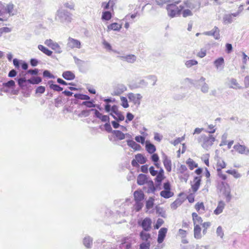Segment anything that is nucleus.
<instances>
[{"mask_svg": "<svg viewBox=\"0 0 249 249\" xmlns=\"http://www.w3.org/2000/svg\"><path fill=\"white\" fill-rule=\"evenodd\" d=\"M215 140V138L213 135L209 134L208 135H201L197 139L198 142L202 147L206 150H208L213 144Z\"/></svg>", "mask_w": 249, "mask_h": 249, "instance_id": "f257e3e1", "label": "nucleus"}, {"mask_svg": "<svg viewBox=\"0 0 249 249\" xmlns=\"http://www.w3.org/2000/svg\"><path fill=\"white\" fill-rule=\"evenodd\" d=\"M148 231H142L140 233V238L142 241L139 246V249H149L151 239V234Z\"/></svg>", "mask_w": 249, "mask_h": 249, "instance_id": "f03ea898", "label": "nucleus"}, {"mask_svg": "<svg viewBox=\"0 0 249 249\" xmlns=\"http://www.w3.org/2000/svg\"><path fill=\"white\" fill-rule=\"evenodd\" d=\"M192 220L194 226L200 225L202 226L203 228L202 232L203 234L207 232V229L210 227L211 224L210 222H205L202 223L203 219L196 213L193 212L192 213Z\"/></svg>", "mask_w": 249, "mask_h": 249, "instance_id": "7ed1b4c3", "label": "nucleus"}, {"mask_svg": "<svg viewBox=\"0 0 249 249\" xmlns=\"http://www.w3.org/2000/svg\"><path fill=\"white\" fill-rule=\"evenodd\" d=\"M180 1H177L175 3L168 4L166 6V9L168 12V15L170 18H174L176 16L179 15L181 11L184 9V7L182 5H180L179 7L177 6Z\"/></svg>", "mask_w": 249, "mask_h": 249, "instance_id": "20e7f679", "label": "nucleus"}, {"mask_svg": "<svg viewBox=\"0 0 249 249\" xmlns=\"http://www.w3.org/2000/svg\"><path fill=\"white\" fill-rule=\"evenodd\" d=\"M184 7L191 9L195 12L198 11L200 8V0H185L183 2Z\"/></svg>", "mask_w": 249, "mask_h": 249, "instance_id": "39448f33", "label": "nucleus"}, {"mask_svg": "<svg viewBox=\"0 0 249 249\" xmlns=\"http://www.w3.org/2000/svg\"><path fill=\"white\" fill-rule=\"evenodd\" d=\"M177 173L181 181H187L189 177V174L185 165H181L177 169Z\"/></svg>", "mask_w": 249, "mask_h": 249, "instance_id": "423d86ee", "label": "nucleus"}, {"mask_svg": "<svg viewBox=\"0 0 249 249\" xmlns=\"http://www.w3.org/2000/svg\"><path fill=\"white\" fill-rule=\"evenodd\" d=\"M127 97L130 102H132L137 107L140 106L142 95L140 93H133L132 92L127 94Z\"/></svg>", "mask_w": 249, "mask_h": 249, "instance_id": "0eeeda50", "label": "nucleus"}, {"mask_svg": "<svg viewBox=\"0 0 249 249\" xmlns=\"http://www.w3.org/2000/svg\"><path fill=\"white\" fill-rule=\"evenodd\" d=\"M205 78L203 76H201L200 79L197 80H193L189 78H186L185 79L186 81H188L190 84L193 85L196 88L198 89H200L203 84L205 83Z\"/></svg>", "mask_w": 249, "mask_h": 249, "instance_id": "6e6552de", "label": "nucleus"}, {"mask_svg": "<svg viewBox=\"0 0 249 249\" xmlns=\"http://www.w3.org/2000/svg\"><path fill=\"white\" fill-rule=\"evenodd\" d=\"M138 224L142 228V231H149L151 229L152 220L150 218L146 217L141 222L139 221Z\"/></svg>", "mask_w": 249, "mask_h": 249, "instance_id": "1a4fd4ad", "label": "nucleus"}, {"mask_svg": "<svg viewBox=\"0 0 249 249\" xmlns=\"http://www.w3.org/2000/svg\"><path fill=\"white\" fill-rule=\"evenodd\" d=\"M238 14L235 13L226 14L223 17V22L224 24H231L234 21V18L238 17Z\"/></svg>", "mask_w": 249, "mask_h": 249, "instance_id": "9d476101", "label": "nucleus"}, {"mask_svg": "<svg viewBox=\"0 0 249 249\" xmlns=\"http://www.w3.org/2000/svg\"><path fill=\"white\" fill-rule=\"evenodd\" d=\"M127 90L126 87L122 84H119L117 85L113 89V93L112 95L118 96L122 94L124 92Z\"/></svg>", "mask_w": 249, "mask_h": 249, "instance_id": "9b49d317", "label": "nucleus"}, {"mask_svg": "<svg viewBox=\"0 0 249 249\" xmlns=\"http://www.w3.org/2000/svg\"><path fill=\"white\" fill-rule=\"evenodd\" d=\"M90 111L94 112V117L99 119L103 122H109L110 118L108 116L103 115L98 110L96 109H91Z\"/></svg>", "mask_w": 249, "mask_h": 249, "instance_id": "f8f14e48", "label": "nucleus"}, {"mask_svg": "<svg viewBox=\"0 0 249 249\" xmlns=\"http://www.w3.org/2000/svg\"><path fill=\"white\" fill-rule=\"evenodd\" d=\"M201 180V176H199L194 178L191 183V189L194 193H195L199 189Z\"/></svg>", "mask_w": 249, "mask_h": 249, "instance_id": "ddd939ff", "label": "nucleus"}, {"mask_svg": "<svg viewBox=\"0 0 249 249\" xmlns=\"http://www.w3.org/2000/svg\"><path fill=\"white\" fill-rule=\"evenodd\" d=\"M234 149L237 151L239 154L248 155L249 154V149L245 145L240 144H235L233 146Z\"/></svg>", "mask_w": 249, "mask_h": 249, "instance_id": "4468645a", "label": "nucleus"}, {"mask_svg": "<svg viewBox=\"0 0 249 249\" xmlns=\"http://www.w3.org/2000/svg\"><path fill=\"white\" fill-rule=\"evenodd\" d=\"M220 30L219 28L216 27L214 26L213 30L211 31L207 32L205 34L208 36H213V37L216 39L218 40L220 38Z\"/></svg>", "mask_w": 249, "mask_h": 249, "instance_id": "2eb2a0df", "label": "nucleus"}, {"mask_svg": "<svg viewBox=\"0 0 249 249\" xmlns=\"http://www.w3.org/2000/svg\"><path fill=\"white\" fill-rule=\"evenodd\" d=\"M167 232V229L166 228H162L159 230L157 239L159 243L160 244L163 242Z\"/></svg>", "mask_w": 249, "mask_h": 249, "instance_id": "dca6fc26", "label": "nucleus"}, {"mask_svg": "<svg viewBox=\"0 0 249 249\" xmlns=\"http://www.w3.org/2000/svg\"><path fill=\"white\" fill-rule=\"evenodd\" d=\"M67 45L71 48H76L80 49L81 48L80 42L77 39H74L71 37L68 39Z\"/></svg>", "mask_w": 249, "mask_h": 249, "instance_id": "f3484780", "label": "nucleus"}, {"mask_svg": "<svg viewBox=\"0 0 249 249\" xmlns=\"http://www.w3.org/2000/svg\"><path fill=\"white\" fill-rule=\"evenodd\" d=\"M15 6L12 3H9L6 5V13L10 16H13L17 14V10L14 8Z\"/></svg>", "mask_w": 249, "mask_h": 249, "instance_id": "a211bd4d", "label": "nucleus"}, {"mask_svg": "<svg viewBox=\"0 0 249 249\" xmlns=\"http://www.w3.org/2000/svg\"><path fill=\"white\" fill-rule=\"evenodd\" d=\"M213 64L217 70L221 71L224 68V59L222 57H220L215 59L213 62Z\"/></svg>", "mask_w": 249, "mask_h": 249, "instance_id": "6ab92c4d", "label": "nucleus"}, {"mask_svg": "<svg viewBox=\"0 0 249 249\" xmlns=\"http://www.w3.org/2000/svg\"><path fill=\"white\" fill-rule=\"evenodd\" d=\"M121 60L125 61L128 63H133L136 60V56L134 54H128L126 55L118 56Z\"/></svg>", "mask_w": 249, "mask_h": 249, "instance_id": "aec40b11", "label": "nucleus"}, {"mask_svg": "<svg viewBox=\"0 0 249 249\" xmlns=\"http://www.w3.org/2000/svg\"><path fill=\"white\" fill-rule=\"evenodd\" d=\"M145 147L146 150L150 154H153L156 150V146L149 141H146Z\"/></svg>", "mask_w": 249, "mask_h": 249, "instance_id": "412c9836", "label": "nucleus"}, {"mask_svg": "<svg viewBox=\"0 0 249 249\" xmlns=\"http://www.w3.org/2000/svg\"><path fill=\"white\" fill-rule=\"evenodd\" d=\"M225 203L223 201H219L218 203L217 207L213 211V213L216 215H218L221 213L225 208Z\"/></svg>", "mask_w": 249, "mask_h": 249, "instance_id": "4be33fe9", "label": "nucleus"}, {"mask_svg": "<svg viewBox=\"0 0 249 249\" xmlns=\"http://www.w3.org/2000/svg\"><path fill=\"white\" fill-rule=\"evenodd\" d=\"M136 159L132 161V165L135 167L139 166V164H143L146 162L145 157H135Z\"/></svg>", "mask_w": 249, "mask_h": 249, "instance_id": "5701e85b", "label": "nucleus"}, {"mask_svg": "<svg viewBox=\"0 0 249 249\" xmlns=\"http://www.w3.org/2000/svg\"><path fill=\"white\" fill-rule=\"evenodd\" d=\"M135 201H142L144 198V195L142 190H137L134 193Z\"/></svg>", "mask_w": 249, "mask_h": 249, "instance_id": "b1692460", "label": "nucleus"}, {"mask_svg": "<svg viewBox=\"0 0 249 249\" xmlns=\"http://www.w3.org/2000/svg\"><path fill=\"white\" fill-rule=\"evenodd\" d=\"M194 235L196 239H200L202 237L201 228L200 225L194 226Z\"/></svg>", "mask_w": 249, "mask_h": 249, "instance_id": "393cba45", "label": "nucleus"}, {"mask_svg": "<svg viewBox=\"0 0 249 249\" xmlns=\"http://www.w3.org/2000/svg\"><path fill=\"white\" fill-rule=\"evenodd\" d=\"M127 145L135 151H139L141 149V146L140 144L137 143L135 141L132 140H127L126 141Z\"/></svg>", "mask_w": 249, "mask_h": 249, "instance_id": "a878e982", "label": "nucleus"}, {"mask_svg": "<svg viewBox=\"0 0 249 249\" xmlns=\"http://www.w3.org/2000/svg\"><path fill=\"white\" fill-rule=\"evenodd\" d=\"M195 208L199 214L203 213L205 211V207L202 202H198L195 205Z\"/></svg>", "mask_w": 249, "mask_h": 249, "instance_id": "bb28decb", "label": "nucleus"}, {"mask_svg": "<svg viewBox=\"0 0 249 249\" xmlns=\"http://www.w3.org/2000/svg\"><path fill=\"white\" fill-rule=\"evenodd\" d=\"M148 178L146 175L144 174H140L137 178V183L139 185H143L147 183Z\"/></svg>", "mask_w": 249, "mask_h": 249, "instance_id": "cd10ccee", "label": "nucleus"}, {"mask_svg": "<svg viewBox=\"0 0 249 249\" xmlns=\"http://www.w3.org/2000/svg\"><path fill=\"white\" fill-rule=\"evenodd\" d=\"M226 166V164L225 161L221 158L217 157L216 163L217 171L222 170V169L225 168Z\"/></svg>", "mask_w": 249, "mask_h": 249, "instance_id": "c85d7f7f", "label": "nucleus"}, {"mask_svg": "<svg viewBox=\"0 0 249 249\" xmlns=\"http://www.w3.org/2000/svg\"><path fill=\"white\" fill-rule=\"evenodd\" d=\"M164 178L165 177L164 176V171L163 169H160L158 173L157 174V177L155 178V181L160 185L162 181L164 179Z\"/></svg>", "mask_w": 249, "mask_h": 249, "instance_id": "c756f323", "label": "nucleus"}, {"mask_svg": "<svg viewBox=\"0 0 249 249\" xmlns=\"http://www.w3.org/2000/svg\"><path fill=\"white\" fill-rule=\"evenodd\" d=\"M75 74L71 71H67L63 72V78L67 80H72L75 78Z\"/></svg>", "mask_w": 249, "mask_h": 249, "instance_id": "7c9ffc66", "label": "nucleus"}, {"mask_svg": "<svg viewBox=\"0 0 249 249\" xmlns=\"http://www.w3.org/2000/svg\"><path fill=\"white\" fill-rule=\"evenodd\" d=\"M121 28H122L121 25H120L117 23L114 22V23L109 24L107 26V31L114 30V31H119L120 30Z\"/></svg>", "mask_w": 249, "mask_h": 249, "instance_id": "2f4dec72", "label": "nucleus"}, {"mask_svg": "<svg viewBox=\"0 0 249 249\" xmlns=\"http://www.w3.org/2000/svg\"><path fill=\"white\" fill-rule=\"evenodd\" d=\"M160 195L164 198H169L174 196V193L171 190H162L160 192Z\"/></svg>", "mask_w": 249, "mask_h": 249, "instance_id": "473e14b6", "label": "nucleus"}, {"mask_svg": "<svg viewBox=\"0 0 249 249\" xmlns=\"http://www.w3.org/2000/svg\"><path fill=\"white\" fill-rule=\"evenodd\" d=\"M146 185L147 186V190L146 191V192L148 194L154 193L156 190L154 183L152 180H148L147 183H146Z\"/></svg>", "mask_w": 249, "mask_h": 249, "instance_id": "72a5a7b5", "label": "nucleus"}, {"mask_svg": "<svg viewBox=\"0 0 249 249\" xmlns=\"http://www.w3.org/2000/svg\"><path fill=\"white\" fill-rule=\"evenodd\" d=\"M37 48L40 51H41L42 53H43L48 56H51L53 53L52 51L49 50L47 48H46L42 45H38Z\"/></svg>", "mask_w": 249, "mask_h": 249, "instance_id": "f704fd0d", "label": "nucleus"}, {"mask_svg": "<svg viewBox=\"0 0 249 249\" xmlns=\"http://www.w3.org/2000/svg\"><path fill=\"white\" fill-rule=\"evenodd\" d=\"M230 82L231 83L235 86V87H233V86H230L229 87L230 88H231V89H243V87L242 86H240L239 85V84L238 83L236 79H235V78H232L230 79Z\"/></svg>", "mask_w": 249, "mask_h": 249, "instance_id": "c9c22d12", "label": "nucleus"}, {"mask_svg": "<svg viewBox=\"0 0 249 249\" xmlns=\"http://www.w3.org/2000/svg\"><path fill=\"white\" fill-rule=\"evenodd\" d=\"M48 84L50 86V89L55 90L59 91L62 90V88L60 87L59 85L53 84V81L52 80L48 81Z\"/></svg>", "mask_w": 249, "mask_h": 249, "instance_id": "e433bc0d", "label": "nucleus"}, {"mask_svg": "<svg viewBox=\"0 0 249 249\" xmlns=\"http://www.w3.org/2000/svg\"><path fill=\"white\" fill-rule=\"evenodd\" d=\"M112 133L120 140H124L125 138V134L120 130H114Z\"/></svg>", "mask_w": 249, "mask_h": 249, "instance_id": "4c0bfd02", "label": "nucleus"}, {"mask_svg": "<svg viewBox=\"0 0 249 249\" xmlns=\"http://www.w3.org/2000/svg\"><path fill=\"white\" fill-rule=\"evenodd\" d=\"M63 19L67 23L71 22L72 19V14L69 12L63 10Z\"/></svg>", "mask_w": 249, "mask_h": 249, "instance_id": "58836bf2", "label": "nucleus"}, {"mask_svg": "<svg viewBox=\"0 0 249 249\" xmlns=\"http://www.w3.org/2000/svg\"><path fill=\"white\" fill-rule=\"evenodd\" d=\"M183 202V200L181 199L178 198L171 204V207L173 209H176L182 204Z\"/></svg>", "mask_w": 249, "mask_h": 249, "instance_id": "ea45409f", "label": "nucleus"}, {"mask_svg": "<svg viewBox=\"0 0 249 249\" xmlns=\"http://www.w3.org/2000/svg\"><path fill=\"white\" fill-rule=\"evenodd\" d=\"M164 166L168 172H170L172 169V163L171 160L165 158L163 160Z\"/></svg>", "mask_w": 249, "mask_h": 249, "instance_id": "a19ab883", "label": "nucleus"}, {"mask_svg": "<svg viewBox=\"0 0 249 249\" xmlns=\"http://www.w3.org/2000/svg\"><path fill=\"white\" fill-rule=\"evenodd\" d=\"M42 81L40 77H33L27 80V82L32 84H38Z\"/></svg>", "mask_w": 249, "mask_h": 249, "instance_id": "79ce46f5", "label": "nucleus"}, {"mask_svg": "<svg viewBox=\"0 0 249 249\" xmlns=\"http://www.w3.org/2000/svg\"><path fill=\"white\" fill-rule=\"evenodd\" d=\"M189 169L191 170L197 167L198 165L192 159L189 158L186 161Z\"/></svg>", "mask_w": 249, "mask_h": 249, "instance_id": "37998d69", "label": "nucleus"}, {"mask_svg": "<svg viewBox=\"0 0 249 249\" xmlns=\"http://www.w3.org/2000/svg\"><path fill=\"white\" fill-rule=\"evenodd\" d=\"M74 97L76 99H80L85 101L89 100L90 99V97L89 95L81 93H76L74 95Z\"/></svg>", "mask_w": 249, "mask_h": 249, "instance_id": "c03bdc74", "label": "nucleus"}, {"mask_svg": "<svg viewBox=\"0 0 249 249\" xmlns=\"http://www.w3.org/2000/svg\"><path fill=\"white\" fill-rule=\"evenodd\" d=\"M112 17L111 12L108 11H104L102 13V19L103 20H109Z\"/></svg>", "mask_w": 249, "mask_h": 249, "instance_id": "a18cd8bd", "label": "nucleus"}, {"mask_svg": "<svg viewBox=\"0 0 249 249\" xmlns=\"http://www.w3.org/2000/svg\"><path fill=\"white\" fill-rule=\"evenodd\" d=\"M154 198L150 197L148 198V199L146 201V208L147 209L149 210L152 208L154 206Z\"/></svg>", "mask_w": 249, "mask_h": 249, "instance_id": "49530a36", "label": "nucleus"}, {"mask_svg": "<svg viewBox=\"0 0 249 249\" xmlns=\"http://www.w3.org/2000/svg\"><path fill=\"white\" fill-rule=\"evenodd\" d=\"M226 173L232 175L235 178H238L241 177V175L235 170H228Z\"/></svg>", "mask_w": 249, "mask_h": 249, "instance_id": "de8ad7c7", "label": "nucleus"}, {"mask_svg": "<svg viewBox=\"0 0 249 249\" xmlns=\"http://www.w3.org/2000/svg\"><path fill=\"white\" fill-rule=\"evenodd\" d=\"M191 9L188 8L186 9L182 10V15L183 18H186L187 17L192 16L193 13Z\"/></svg>", "mask_w": 249, "mask_h": 249, "instance_id": "09e8293b", "label": "nucleus"}, {"mask_svg": "<svg viewBox=\"0 0 249 249\" xmlns=\"http://www.w3.org/2000/svg\"><path fill=\"white\" fill-rule=\"evenodd\" d=\"M92 243V239L89 237H85L83 240L84 245L88 248L91 247Z\"/></svg>", "mask_w": 249, "mask_h": 249, "instance_id": "8fccbe9b", "label": "nucleus"}, {"mask_svg": "<svg viewBox=\"0 0 249 249\" xmlns=\"http://www.w3.org/2000/svg\"><path fill=\"white\" fill-rule=\"evenodd\" d=\"M55 19L60 22H62V10L61 8H59L57 11L55 16Z\"/></svg>", "mask_w": 249, "mask_h": 249, "instance_id": "3c124183", "label": "nucleus"}, {"mask_svg": "<svg viewBox=\"0 0 249 249\" xmlns=\"http://www.w3.org/2000/svg\"><path fill=\"white\" fill-rule=\"evenodd\" d=\"M198 63L197 61L194 59H191L186 61L185 65L187 68H190L193 66L196 65Z\"/></svg>", "mask_w": 249, "mask_h": 249, "instance_id": "603ef678", "label": "nucleus"}, {"mask_svg": "<svg viewBox=\"0 0 249 249\" xmlns=\"http://www.w3.org/2000/svg\"><path fill=\"white\" fill-rule=\"evenodd\" d=\"M134 209L136 212L140 211L143 207V203L142 201H135Z\"/></svg>", "mask_w": 249, "mask_h": 249, "instance_id": "864d4df0", "label": "nucleus"}, {"mask_svg": "<svg viewBox=\"0 0 249 249\" xmlns=\"http://www.w3.org/2000/svg\"><path fill=\"white\" fill-rule=\"evenodd\" d=\"M18 84L21 88L26 86V83L27 82V80L25 78H20L18 80Z\"/></svg>", "mask_w": 249, "mask_h": 249, "instance_id": "5fc2aeb1", "label": "nucleus"}, {"mask_svg": "<svg viewBox=\"0 0 249 249\" xmlns=\"http://www.w3.org/2000/svg\"><path fill=\"white\" fill-rule=\"evenodd\" d=\"M82 105H85L87 107L90 108V107H94V101L93 100L90 101L86 100L85 101H83L82 103L81 104Z\"/></svg>", "mask_w": 249, "mask_h": 249, "instance_id": "6e6d98bb", "label": "nucleus"}, {"mask_svg": "<svg viewBox=\"0 0 249 249\" xmlns=\"http://www.w3.org/2000/svg\"><path fill=\"white\" fill-rule=\"evenodd\" d=\"M135 140H136V141L137 142H140V143H142V144H144L146 142L145 140V137L142 136H141V135L136 136Z\"/></svg>", "mask_w": 249, "mask_h": 249, "instance_id": "4d7b16f0", "label": "nucleus"}, {"mask_svg": "<svg viewBox=\"0 0 249 249\" xmlns=\"http://www.w3.org/2000/svg\"><path fill=\"white\" fill-rule=\"evenodd\" d=\"M201 91L204 93H206L209 89V85L205 82L202 86L200 88Z\"/></svg>", "mask_w": 249, "mask_h": 249, "instance_id": "13d9d810", "label": "nucleus"}, {"mask_svg": "<svg viewBox=\"0 0 249 249\" xmlns=\"http://www.w3.org/2000/svg\"><path fill=\"white\" fill-rule=\"evenodd\" d=\"M121 101L122 102L121 105L124 107V108H127L129 107V105L128 103L127 99L125 97H121Z\"/></svg>", "mask_w": 249, "mask_h": 249, "instance_id": "bf43d9fd", "label": "nucleus"}, {"mask_svg": "<svg viewBox=\"0 0 249 249\" xmlns=\"http://www.w3.org/2000/svg\"><path fill=\"white\" fill-rule=\"evenodd\" d=\"M54 105L56 107H59L62 106V97H58L55 100Z\"/></svg>", "mask_w": 249, "mask_h": 249, "instance_id": "052dcab7", "label": "nucleus"}, {"mask_svg": "<svg viewBox=\"0 0 249 249\" xmlns=\"http://www.w3.org/2000/svg\"><path fill=\"white\" fill-rule=\"evenodd\" d=\"M164 220L161 218H158L154 227L155 229H158L164 224Z\"/></svg>", "mask_w": 249, "mask_h": 249, "instance_id": "680f3d73", "label": "nucleus"}, {"mask_svg": "<svg viewBox=\"0 0 249 249\" xmlns=\"http://www.w3.org/2000/svg\"><path fill=\"white\" fill-rule=\"evenodd\" d=\"M15 85V82L13 80H10L6 83H3V86L7 88H13Z\"/></svg>", "mask_w": 249, "mask_h": 249, "instance_id": "e2e57ef3", "label": "nucleus"}, {"mask_svg": "<svg viewBox=\"0 0 249 249\" xmlns=\"http://www.w3.org/2000/svg\"><path fill=\"white\" fill-rule=\"evenodd\" d=\"M115 115H116L115 120H116L117 122H121L124 120V116L123 115L121 111L118 112Z\"/></svg>", "mask_w": 249, "mask_h": 249, "instance_id": "0e129e2a", "label": "nucleus"}, {"mask_svg": "<svg viewBox=\"0 0 249 249\" xmlns=\"http://www.w3.org/2000/svg\"><path fill=\"white\" fill-rule=\"evenodd\" d=\"M11 31V29L8 27H4L0 28V37L4 33H8Z\"/></svg>", "mask_w": 249, "mask_h": 249, "instance_id": "69168bd1", "label": "nucleus"}, {"mask_svg": "<svg viewBox=\"0 0 249 249\" xmlns=\"http://www.w3.org/2000/svg\"><path fill=\"white\" fill-rule=\"evenodd\" d=\"M206 55V50L205 48H201L200 51L197 53V56L200 58H203Z\"/></svg>", "mask_w": 249, "mask_h": 249, "instance_id": "338daca9", "label": "nucleus"}, {"mask_svg": "<svg viewBox=\"0 0 249 249\" xmlns=\"http://www.w3.org/2000/svg\"><path fill=\"white\" fill-rule=\"evenodd\" d=\"M64 6L65 7L70 9V10H74V3L72 1H69L66 2L64 4Z\"/></svg>", "mask_w": 249, "mask_h": 249, "instance_id": "774afa93", "label": "nucleus"}]
</instances>
